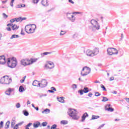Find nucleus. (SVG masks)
<instances>
[{
    "label": "nucleus",
    "mask_w": 129,
    "mask_h": 129,
    "mask_svg": "<svg viewBox=\"0 0 129 129\" xmlns=\"http://www.w3.org/2000/svg\"><path fill=\"white\" fill-rule=\"evenodd\" d=\"M90 23L91 25L89 26V29L92 32H96V31L100 29V25L96 20L92 19L91 20Z\"/></svg>",
    "instance_id": "1"
},
{
    "label": "nucleus",
    "mask_w": 129,
    "mask_h": 129,
    "mask_svg": "<svg viewBox=\"0 0 129 129\" xmlns=\"http://www.w3.org/2000/svg\"><path fill=\"white\" fill-rule=\"evenodd\" d=\"M37 26L35 24H28L25 27V31L27 34H33L35 33Z\"/></svg>",
    "instance_id": "2"
},
{
    "label": "nucleus",
    "mask_w": 129,
    "mask_h": 129,
    "mask_svg": "<svg viewBox=\"0 0 129 129\" xmlns=\"http://www.w3.org/2000/svg\"><path fill=\"white\" fill-rule=\"evenodd\" d=\"M18 64V60L16 57L9 58L7 59V64L10 68H15Z\"/></svg>",
    "instance_id": "3"
},
{
    "label": "nucleus",
    "mask_w": 129,
    "mask_h": 129,
    "mask_svg": "<svg viewBox=\"0 0 129 129\" xmlns=\"http://www.w3.org/2000/svg\"><path fill=\"white\" fill-rule=\"evenodd\" d=\"M69 115L72 117L73 119H79V116H78V112L76 109H69V111L68 112Z\"/></svg>",
    "instance_id": "4"
},
{
    "label": "nucleus",
    "mask_w": 129,
    "mask_h": 129,
    "mask_svg": "<svg viewBox=\"0 0 129 129\" xmlns=\"http://www.w3.org/2000/svg\"><path fill=\"white\" fill-rule=\"evenodd\" d=\"M12 81V78H9L8 76H5L0 79V83L1 84H6V85L11 84Z\"/></svg>",
    "instance_id": "5"
},
{
    "label": "nucleus",
    "mask_w": 129,
    "mask_h": 129,
    "mask_svg": "<svg viewBox=\"0 0 129 129\" xmlns=\"http://www.w3.org/2000/svg\"><path fill=\"white\" fill-rule=\"evenodd\" d=\"M90 68L87 67H85L82 70V71L81 72V75H82V76H87L88 74H89V73H90Z\"/></svg>",
    "instance_id": "6"
},
{
    "label": "nucleus",
    "mask_w": 129,
    "mask_h": 129,
    "mask_svg": "<svg viewBox=\"0 0 129 129\" xmlns=\"http://www.w3.org/2000/svg\"><path fill=\"white\" fill-rule=\"evenodd\" d=\"M67 17L68 19H69V20H70L71 22H72L73 23L76 21V17L73 15V13H67Z\"/></svg>",
    "instance_id": "7"
},
{
    "label": "nucleus",
    "mask_w": 129,
    "mask_h": 129,
    "mask_svg": "<svg viewBox=\"0 0 129 129\" xmlns=\"http://www.w3.org/2000/svg\"><path fill=\"white\" fill-rule=\"evenodd\" d=\"M45 67L46 69H53L55 67V64L52 61H48V63L45 65Z\"/></svg>",
    "instance_id": "8"
},
{
    "label": "nucleus",
    "mask_w": 129,
    "mask_h": 129,
    "mask_svg": "<svg viewBox=\"0 0 129 129\" xmlns=\"http://www.w3.org/2000/svg\"><path fill=\"white\" fill-rule=\"evenodd\" d=\"M21 64L23 66L30 65V60L27 59H23L21 60Z\"/></svg>",
    "instance_id": "9"
},
{
    "label": "nucleus",
    "mask_w": 129,
    "mask_h": 129,
    "mask_svg": "<svg viewBox=\"0 0 129 129\" xmlns=\"http://www.w3.org/2000/svg\"><path fill=\"white\" fill-rule=\"evenodd\" d=\"M47 84H48V82H47L46 80H42L40 83L39 87H41V88L46 87Z\"/></svg>",
    "instance_id": "10"
},
{
    "label": "nucleus",
    "mask_w": 129,
    "mask_h": 129,
    "mask_svg": "<svg viewBox=\"0 0 129 129\" xmlns=\"http://www.w3.org/2000/svg\"><path fill=\"white\" fill-rule=\"evenodd\" d=\"M86 55L89 57H93L94 55L93 54V51L90 49H88L85 52Z\"/></svg>",
    "instance_id": "11"
},
{
    "label": "nucleus",
    "mask_w": 129,
    "mask_h": 129,
    "mask_svg": "<svg viewBox=\"0 0 129 129\" xmlns=\"http://www.w3.org/2000/svg\"><path fill=\"white\" fill-rule=\"evenodd\" d=\"M6 62V57H5V55L0 56V64L1 65H5Z\"/></svg>",
    "instance_id": "12"
},
{
    "label": "nucleus",
    "mask_w": 129,
    "mask_h": 129,
    "mask_svg": "<svg viewBox=\"0 0 129 129\" xmlns=\"http://www.w3.org/2000/svg\"><path fill=\"white\" fill-rule=\"evenodd\" d=\"M14 91L13 89L12 88H9L5 91V94L6 95H8V96H10L11 95V92H13Z\"/></svg>",
    "instance_id": "13"
},
{
    "label": "nucleus",
    "mask_w": 129,
    "mask_h": 129,
    "mask_svg": "<svg viewBox=\"0 0 129 129\" xmlns=\"http://www.w3.org/2000/svg\"><path fill=\"white\" fill-rule=\"evenodd\" d=\"M32 85L33 86H35V87H40V85H41V83H39L38 82V81L35 80V81H33V82L32 83Z\"/></svg>",
    "instance_id": "14"
},
{
    "label": "nucleus",
    "mask_w": 129,
    "mask_h": 129,
    "mask_svg": "<svg viewBox=\"0 0 129 129\" xmlns=\"http://www.w3.org/2000/svg\"><path fill=\"white\" fill-rule=\"evenodd\" d=\"M41 5H42L43 7H48V6H49L48 0H42L41 1Z\"/></svg>",
    "instance_id": "15"
},
{
    "label": "nucleus",
    "mask_w": 129,
    "mask_h": 129,
    "mask_svg": "<svg viewBox=\"0 0 129 129\" xmlns=\"http://www.w3.org/2000/svg\"><path fill=\"white\" fill-rule=\"evenodd\" d=\"M50 54H52V52H44L41 53L40 54V56L41 58H43V57H45V56H47V55H50Z\"/></svg>",
    "instance_id": "16"
},
{
    "label": "nucleus",
    "mask_w": 129,
    "mask_h": 129,
    "mask_svg": "<svg viewBox=\"0 0 129 129\" xmlns=\"http://www.w3.org/2000/svg\"><path fill=\"white\" fill-rule=\"evenodd\" d=\"M98 53H99V49H98V48H95V49H93V54L94 56L97 55Z\"/></svg>",
    "instance_id": "17"
},
{
    "label": "nucleus",
    "mask_w": 129,
    "mask_h": 129,
    "mask_svg": "<svg viewBox=\"0 0 129 129\" xmlns=\"http://www.w3.org/2000/svg\"><path fill=\"white\" fill-rule=\"evenodd\" d=\"M40 124H41V123L37 121L33 123V127H34L35 128H37V127H39Z\"/></svg>",
    "instance_id": "18"
},
{
    "label": "nucleus",
    "mask_w": 129,
    "mask_h": 129,
    "mask_svg": "<svg viewBox=\"0 0 129 129\" xmlns=\"http://www.w3.org/2000/svg\"><path fill=\"white\" fill-rule=\"evenodd\" d=\"M88 114L87 112H85V113L83 114V116H82V121H84L85 120V118L86 117H88Z\"/></svg>",
    "instance_id": "19"
},
{
    "label": "nucleus",
    "mask_w": 129,
    "mask_h": 129,
    "mask_svg": "<svg viewBox=\"0 0 129 129\" xmlns=\"http://www.w3.org/2000/svg\"><path fill=\"white\" fill-rule=\"evenodd\" d=\"M108 55H113L112 47L108 48L107 50Z\"/></svg>",
    "instance_id": "20"
},
{
    "label": "nucleus",
    "mask_w": 129,
    "mask_h": 129,
    "mask_svg": "<svg viewBox=\"0 0 129 129\" xmlns=\"http://www.w3.org/2000/svg\"><path fill=\"white\" fill-rule=\"evenodd\" d=\"M57 99L58 101H59V102H61V103H64V97H57Z\"/></svg>",
    "instance_id": "21"
},
{
    "label": "nucleus",
    "mask_w": 129,
    "mask_h": 129,
    "mask_svg": "<svg viewBox=\"0 0 129 129\" xmlns=\"http://www.w3.org/2000/svg\"><path fill=\"white\" fill-rule=\"evenodd\" d=\"M24 20H26V18L19 17L15 18L16 22H22V21H24Z\"/></svg>",
    "instance_id": "22"
},
{
    "label": "nucleus",
    "mask_w": 129,
    "mask_h": 129,
    "mask_svg": "<svg viewBox=\"0 0 129 129\" xmlns=\"http://www.w3.org/2000/svg\"><path fill=\"white\" fill-rule=\"evenodd\" d=\"M113 55H117L118 54V51L115 48H112Z\"/></svg>",
    "instance_id": "23"
},
{
    "label": "nucleus",
    "mask_w": 129,
    "mask_h": 129,
    "mask_svg": "<svg viewBox=\"0 0 129 129\" xmlns=\"http://www.w3.org/2000/svg\"><path fill=\"white\" fill-rule=\"evenodd\" d=\"M18 29H19V26H17L16 24H13V25L12 26V30L13 31H17Z\"/></svg>",
    "instance_id": "24"
},
{
    "label": "nucleus",
    "mask_w": 129,
    "mask_h": 129,
    "mask_svg": "<svg viewBox=\"0 0 129 129\" xmlns=\"http://www.w3.org/2000/svg\"><path fill=\"white\" fill-rule=\"evenodd\" d=\"M98 118H99V116L93 115L92 116V118L91 119V120H93L94 119H97Z\"/></svg>",
    "instance_id": "25"
},
{
    "label": "nucleus",
    "mask_w": 129,
    "mask_h": 129,
    "mask_svg": "<svg viewBox=\"0 0 129 129\" xmlns=\"http://www.w3.org/2000/svg\"><path fill=\"white\" fill-rule=\"evenodd\" d=\"M83 91L84 93H88L89 92V89L88 87H85Z\"/></svg>",
    "instance_id": "26"
},
{
    "label": "nucleus",
    "mask_w": 129,
    "mask_h": 129,
    "mask_svg": "<svg viewBox=\"0 0 129 129\" xmlns=\"http://www.w3.org/2000/svg\"><path fill=\"white\" fill-rule=\"evenodd\" d=\"M10 123H11V122L10 121H8L5 124V127L6 129L9 128L10 127Z\"/></svg>",
    "instance_id": "27"
},
{
    "label": "nucleus",
    "mask_w": 129,
    "mask_h": 129,
    "mask_svg": "<svg viewBox=\"0 0 129 129\" xmlns=\"http://www.w3.org/2000/svg\"><path fill=\"white\" fill-rule=\"evenodd\" d=\"M19 92H24V91H25V88H24V87H23V86H20L19 87Z\"/></svg>",
    "instance_id": "28"
},
{
    "label": "nucleus",
    "mask_w": 129,
    "mask_h": 129,
    "mask_svg": "<svg viewBox=\"0 0 129 129\" xmlns=\"http://www.w3.org/2000/svg\"><path fill=\"white\" fill-rule=\"evenodd\" d=\"M38 59L34 58V59H31V60H30V65L33 64V63H35V62H37Z\"/></svg>",
    "instance_id": "29"
},
{
    "label": "nucleus",
    "mask_w": 129,
    "mask_h": 129,
    "mask_svg": "<svg viewBox=\"0 0 129 129\" xmlns=\"http://www.w3.org/2000/svg\"><path fill=\"white\" fill-rule=\"evenodd\" d=\"M50 112V109H45L44 110L42 111V113H49Z\"/></svg>",
    "instance_id": "30"
},
{
    "label": "nucleus",
    "mask_w": 129,
    "mask_h": 129,
    "mask_svg": "<svg viewBox=\"0 0 129 129\" xmlns=\"http://www.w3.org/2000/svg\"><path fill=\"white\" fill-rule=\"evenodd\" d=\"M78 37H79V35L78 33H75L73 35V39H78Z\"/></svg>",
    "instance_id": "31"
},
{
    "label": "nucleus",
    "mask_w": 129,
    "mask_h": 129,
    "mask_svg": "<svg viewBox=\"0 0 129 129\" xmlns=\"http://www.w3.org/2000/svg\"><path fill=\"white\" fill-rule=\"evenodd\" d=\"M60 124H68V121H66V120H61L60 121Z\"/></svg>",
    "instance_id": "32"
},
{
    "label": "nucleus",
    "mask_w": 129,
    "mask_h": 129,
    "mask_svg": "<svg viewBox=\"0 0 129 129\" xmlns=\"http://www.w3.org/2000/svg\"><path fill=\"white\" fill-rule=\"evenodd\" d=\"M15 38H19V35L17 34H14L10 38L11 39H15Z\"/></svg>",
    "instance_id": "33"
},
{
    "label": "nucleus",
    "mask_w": 129,
    "mask_h": 129,
    "mask_svg": "<svg viewBox=\"0 0 129 129\" xmlns=\"http://www.w3.org/2000/svg\"><path fill=\"white\" fill-rule=\"evenodd\" d=\"M110 106H111V105H110V104H108L106 105V106H105V110H107V109L110 108Z\"/></svg>",
    "instance_id": "34"
},
{
    "label": "nucleus",
    "mask_w": 129,
    "mask_h": 129,
    "mask_svg": "<svg viewBox=\"0 0 129 129\" xmlns=\"http://www.w3.org/2000/svg\"><path fill=\"white\" fill-rule=\"evenodd\" d=\"M102 102H105L106 101H108V99L106 97H103V99L102 100Z\"/></svg>",
    "instance_id": "35"
},
{
    "label": "nucleus",
    "mask_w": 129,
    "mask_h": 129,
    "mask_svg": "<svg viewBox=\"0 0 129 129\" xmlns=\"http://www.w3.org/2000/svg\"><path fill=\"white\" fill-rule=\"evenodd\" d=\"M26 78H27V76H24L22 80H20V83H24V82H25V80L26 79Z\"/></svg>",
    "instance_id": "36"
},
{
    "label": "nucleus",
    "mask_w": 129,
    "mask_h": 129,
    "mask_svg": "<svg viewBox=\"0 0 129 129\" xmlns=\"http://www.w3.org/2000/svg\"><path fill=\"white\" fill-rule=\"evenodd\" d=\"M23 114L24 115H25V116H28V115H29V112H28L27 110H24Z\"/></svg>",
    "instance_id": "37"
},
{
    "label": "nucleus",
    "mask_w": 129,
    "mask_h": 129,
    "mask_svg": "<svg viewBox=\"0 0 129 129\" xmlns=\"http://www.w3.org/2000/svg\"><path fill=\"white\" fill-rule=\"evenodd\" d=\"M114 110V109H113V108H111L110 107V108H108L107 109V111H109L110 112H112V111H113Z\"/></svg>",
    "instance_id": "38"
},
{
    "label": "nucleus",
    "mask_w": 129,
    "mask_h": 129,
    "mask_svg": "<svg viewBox=\"0 0 129 129\" xmlns=\"http://www.w3.org/2000/svg\"><path fill=\"white\" fill-rule=\"evenodd\" d=\"M26 7V5H23V6H22V5L19 4L16 6L17 9H20V8H25Z\"/></svg>",
    "instance_id": "39"
},
{
    "label": "nucleus",
    "mask_w": 129,
    "mask_h": 129,
    "mask_svg": "<svg viewBox=\"0 0 129 129\" xmlns=\"http://www.w3.org/2000/svg\"><path fill=\"white\" fill-rule=\"evenodd\" d=\"M66 34V31H64L63 30H61L60 31V36H63Z\"/></svg>",
    "instance_id": "40"
},
{
    "label": "nucleus",
    "mask_w": 129,
    "mask_h": 129,
    "mask_svg": "<svg viewBox=\"0 0 129 129\" xmlns=\"http://www.w3.org/2000/svg\"><path fill=\"white\" fill-rule=\"evenodd\" d=\"M56 127H57V125L54 124L51 126V129H59V128H56Z\"/></svg>",
    "instance_id": "41"
},
{
    "label": "nucleus",
    "mask_w": 129,
    "mask_h": 129,
    "mask_svg": "<svg viewBox=\"0 0 129 129\" xmlns=\"http://www.w3.org/2000/svg\"><path fill=\"white\" fill-rule=\"evenodd\" d=\"M101 88H102L104 91H106V88H105V87L102 84H101Z\"/></svg>",
    "instance_id": "42"
},
{
    "label": "nucleus",
    "mask_w": 129,
    "mask_h": 129,
    "mask_svg": "<svg viewBox=\"0 0 129 129\" xmlns=\"http://www.w3.org/2000/svg\"><path fill=\"white\" fill-rule=\"evenodd\" d=\"M75 14H76L77 15H82V12H76L73 13V15H75Z\"/></svg>",
    "instance_id": "43"
},
{
    "label": "nucleus",
    "mask_w": 129,
    "mask_h": 129,
    "mask_svg": "<svg viewBox=\"0 0 129 129\" xmlns=\"http://www.w3.org/2000/svg\"><path fill=\"white\" fill-rule=\"evenodd\" d=\"M100 95H101V94H100V93L99 92H96L95 93V96L98 97V96H100Z\"/></svg>",
    "instance_id": "44"
},
{
    "label": "nucleus",
    "mask_w": 129,
    "mask_h": 129,
    "mask_svg": "<svg viewBox=\"0 0 129 129\" xmlns=\"http://www.w3.org/2000/svg\"><path fill=\"white\" fill-rule=\"evenodd\" d=\"M15 2V0H12L10 2V6L13 8L14 7V3Z\"/></svg>",
    "instance_id": "45"
},
{
    "label": "nucleus",
    "mask_w": 129,
    "mask_h": 129,
    "mask_svg": "<svg viewBox=\"0 0 129 129\" xmlns=\"http://www.w3.org/2000/svg\"><path fill=\"white\" fill-rule=\"evenodd\" d=\"M47 124H48V122H47V121L43 122L42 123V126H46Z\"/></svg>",
    "instance_id": "46"
},
{
    "label": "nucleus",
    "mask_w": 129,
    "mask_h": 129,
    "mask_svg": "<svg viewBox=\"0 0 129 129\" xmlns=\"http://www.w3.org/2000/svg\"><path fill=\"white\" fill-rule=\"evenodd\" d=\"M15 124H16V121L13 120L11 123L12 127H13V126H14V125H15Z\"/></svg>",
    "instance_id": "47"
},
{
    "label": "nucleus",
    "mask_w": 129,
    "mask_h": 129,
    "mask_svg": "<svg viewBox=\"0 0 129 129\" xmlns=\"http://www.w3.org/2000/svg\"><path fill=\"white\" fill-rule=\"evenodd\" d=\"M79 93H80V95H83V90H80L78 91Z\"/></svg>",
    "instance_id": "48"
},
{
    "label": "nucleus",
    "mask_w": 129,
    "mask_h": 129,
    "mask_svg": "<svg viewBox=\"0 0 129 129\" xmlns=\"http://www.w3.org/2000/svg\"><path fill=\"white\" fill-rule=\"evenodd\" d=\"M72 88H73V89H76L77 88V85L73 84L72 85Z\"/></svg>",
    "instance_id": "49"
},
{
    "label": "nucleus",
    "mask_w": 129,
    "mask_h": 129,
    "mask_svg": "<svg viewBox=\"0 0 129 129\" xmlns=\"http://www.w3.org/2000/svg\"><path fill=\"white\" fill-rule=\"evenodd\" d=\"M16 107L17 108H20V107H21V104H20V103H18L16 104Z\"/></svg>",
    "instance_id": "50"
},
{
    "label": "nucleus",
    "mask_w": 129,
    "mask_h": 129,
    "mask_svg": "<svg viewBox=\"0 0 129 129\" xmlns=\"http://www.w3.org/2000/svg\"><path fill=\"white\" fill-rule=\"evenodd\" d=\"M3 16L4 18V19H7L8 17V15H6V13H3Z\"/></svg>",
    "instance_id": "51"
},
{
    "label": "nucleus",
    "mask_w": 129,
    "mask_h": 129,
    "mask_svg": "<svg viewBox=\"0 0 129 129\" xmlns=\"http://www.w3.org/2000/svg\"><path fill=\"white\" fill-rule=\"evenodd\" d=\"M39 1L40 0H33V4H38L39 3Z\"/></svg>",
    "instance_id": "52"
},
{
    "label": "nucleus",
    "mask_w": 129,
    "mask_h": 129,
    "mask_svg": "<svg viewBox=\"0 0 129 129\" xmlns=\"http://www.w3.org/2000/svg\"><path fill=\"white\" fill-rule=\"evenodd\" d=\"M15 22H16V19H13L12 20H10V23H15Z\"/></svg>",
    "instance_id": "53"
},
{
    "label": "nucleus",
    "mask_w": 129,
    "mask_h": 129,
    "mask_svg": "<svg viewBox=\"0 0 129 129\" xmlns=\"http://www.w3.org/2000/svg\"><path fill=\"white\" fill-rule=\"evenodd\" d=\"M104 125H105V124H102V125H100L99 126V129H101V128L103 127V126H104Z\"/></svg>",
    "instance_id": "54"
},
{
    "label": "nucleus",
    "mask_w": 129,
    "mask_h": 129,
    "mask_svg": "<svg viewBox=\"0 0 129 129\" xmlns=\"http://www.w3.org/2000/svg\"><path fill=\"white\" fill-rule=\"evenodd\" d=\"M19 128V125L18 124H16L14 127L13 129H18Z\"/></svg>",
    "instance_id": "55"
},
{
    "label": "nucleus",
    "mask_w": 129,
    "mask_h": 129,
    "mask_svg": "<svg viewBox=\"0 0 129 129\" xmlns=\"http://www.w3.org/2000/svg\"><path fill=\"white\" fill-rule=\"evenodd\" d=\"M13 25L14 24H13L12 23H9V24H8V25H7V26L8 27H13Z\"/></svg>",
    "instance_id": "56"
},
{
    "label": "nucleus",
    "mask_w": 129,
    "mask_h": 129,
    "mask_svg": "<svg viewBox=\"0 0 129 129\" xmlns=\"http://www.w3.org/2000/svg\"><path fill=\"white\" fill-rule=\"evenodd\" d=\"M109 80H110V81H112L114 80V77H112L110 78Z\"/></svg>",
    "instance_id": "57"
},
{
    "label": "nucleus",
    "mask_w": 129,
    "mask_h": 129,
    "mask_svg": "<svg viewBox=\"0 0 129 129\" xmlns=\"http://www.w3.org/2000/svg\"><path fill=\"white\" fill-rule=\"evenodd\" d=\"M8 1L9 0L2 1V4H6V3H8Z\"/></svg>",
    "instance_id": "58"
},
{
    "label": "nucleus",
    "mask_w": 129,
    "mask_h": 129,
    "mask_svg": "<svg viewBox=\"0 0 129 129\" xmlns=\"http://www.w3.org/2000/svg\"><path fill=\"white\" fill-rule=\"evenodd\" d=\"M32 124H33L32 123H29L26 125V127H29V126H30Z\"/></svg>",
    "instance_id": "59"
},
{
    "label": "nucleus",
    "mask_w": 129,
    "mask_h": 129,
    "mask_svg": "<svg viewBox=\"0 0 129 129\" xmlns=\"http://www.w3.org/2000/svg\"><path fill=\"white\" fill-rule=\"evenodd\" d=\"M69 3H70L71 4L74 5V2H73L72 0H69Z\"/></svg>",
    "instance_id": "60"
},
{
    "label": "nucleus",
    "mask_w": 129,
    "mask_h": 129,
    "mask_svg": "<svg viewBox=\"0 0 129 129\" xmlns=\"http://www.w3.org/2000/svg\"><path fill=\"white\" fill-rule=\"evenodd\" d=\"M92 95H93V94H92V93H89L88 94V96L89 97H92Z\"/></svg>",
    "instance_id": "61"
},
{
    "label": "nucleus",
    "mask_w": 129,
    "mask_h": 129,
    "mask_svg": "<svg viewBox=\"0 0 129 129\" xmlns=\"http://www.w3.org/2000/svg\"><path fill=\"white\" fill-rule=\"evenodd\" d=\"M51 89H52L53 91H56V88H55V87H51Z\"/></svg>",
    "instance_id": "62"
},
{
    "label": "nucleus",
    "mask_w": 129,
    "mask_h": 129,
    "mask_svg": "<svg viewBox=\"0 0 129 129\" xmlns=\"http://www.w3.org/2000/svg\"><path fill=\"white\" fill-rule=\"evenodd\" d=\"M125 100H126V102H128L129 103V98H125Z\"/></svg>",
    "instance_id": "63"
},
{
    "label": "nucleus",
    "mask_w": 129,
    "mask_h": 129,
    "mask_svg": "<svg viewBox=\"0 0 129 129\" xmlns=\"http://www.w3.org/2000/svg\"><path fill=\"white\" fill-rule=\"evenodd\" d=\"M7 31H11L12 29L10 28V27H7Z\"/></svg>",
    "instance_id": "64"
}]
</instances>
